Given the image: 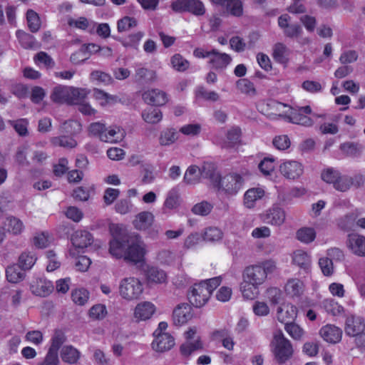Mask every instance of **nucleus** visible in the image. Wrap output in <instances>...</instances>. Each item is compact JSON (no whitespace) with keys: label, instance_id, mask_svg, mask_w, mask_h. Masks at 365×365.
<instances>
[{"label":"nucleus","instance_id":"nucleus-46","mask_svg":"<svg viewBox=\"0 0 365 365\" xmlns=\"http://www.w3.org/2000/svg\"><path fill=\"white\" fill-rule=\"evenodd\" d=\"M356 225V216L354 214L346 215L338 222V227L344 232H349L354 230Z\"/></svg>","mask_w":365,"mask_h":365},{"label":"nucleus","instance_id":"nucleus-7","mask_svg":"<svg viewBox=\"0 0 365 365\" xmlns=\"http://www.w3.org/2000/svg\"><path fill=\"white\" fill-rule=\"evenodd\" d=\"M131 237L132 235L126 232L113 234L109 242V253L117 259L123 258Z\"/></svg>","mask_w":365,"mask_h":365},{"label":"nucleus","instance_id":"nucleus-43","mask_svg":"<svg viewBox=\"0 0 365 365\" xmlns=\"http://www.w3.org/2000/svg\"><path fill=\"white\" fill-rule=\"evenodd\" d=\"M61 358L65 362L74 364L79 358V351L72 346H63L61 349Z\"/></svg>","mask_w":365,"mask_h":365},{"label":"nucleus","instance_id":"nucleus-24","mask_svg":"<svg viewBox=\"0 0 365 365\" xmlns=\"http://www.w3.org/2000/svg\"><path fill=\"white\" fill-rule=\"evenodd\" d=\"M153 220L154 216L151 212H142L136 215L133 225L138 230H145L152 225Z\"/></svg>","mask_w":365,"mask_h":365},{"label":"nucleus","instance_id":"nucleus-16","mask_svg":"<svg viewBox=\"0 0 365 365\" xmlns=\"http://www.w3.org/2000/svg\"><path fill=\"white\" fill-rule=\"evenodd\" d=\"M286 218L284 210L279 206H273L267 210L263 215V220L267 223L275 226L282 225Z\"/></svg>","mask_w":365,"mask_h":365},{"label":"nucleus","instance_id":"nucleus-12","mask_svg":"<svg viewBox=\"0 0 365 365\" xmlns=\"http://www.w3.org/2000/svg\"><path fill=\"white\" fill-rule=\"evenodd\" d=\"M346 245L351 252L357 255L365 256V237L357 233L349 234Z\"/></svg>","mask_w":365,"mask_h":365},{"label":"nucleus","instance_id":"nucleus-36","mask_svg":"<svg viewBox=\"0 0 365 365\" xmlns=\"http://www.w3.org/2000/svg\"><path fill=\"white\" fill-rule=\"evenodd\" d=\"M267 106L269 110L267 115L271 119H274L276 116L284 117V109L287 107L286 104L274 100L269 101Z\"/></svg>","mask_w":365,"mask_h":365},{"label":"nucleus","instance_id":"nucleus-31","mask_svg":"<svg viewBox=\"0 0 365 365\" xmlns=\"http://www.w3.org/2000/svg\"><path fill=\"white\" fill-rule=\"evenodd\" d=\"M16 36L21 46L26 49H33L38 47L35 37L24 31H17Z\"/></svg>","mask_w":365,"mask_h":365},{"label":"nucleus","instance_id":"nucleus-4","mask_svg":"<svg viewBox=\"0 0 365 365\" xmlns=\"http://www.w3.org/2000/svg\"><path fill=\"white\" fill-rule=\"evenodd\" d=\"M245 183L244 178L236 173H229L220 177L216 185L219 190L228 197L234 196L242 188Z\"/></svg>","mask_w":365,"mask_h":365},{"label":"nucleus","instance_id":"nucleus-44","mask_svg":"<svg viewBox=\"0 0 365 365\" xmlns=\"http://www.w3.org/2000/svg\"><path fill=\"white\" fill-rule=\"evenodd\" d=\"M340 150L348 156H359L363 150V146L359 143L347 142L341 144Z\"/></svg>","mask_w":365,"mask_h":365},{"label":"nucleus","instance_id":"nucleus-54","mask_svg":"<svg viewBox=\"0 0 365 365\" xmlns=\"http://www.w3.org/2000/svg\"><path fill=\"white\" fill-rule=\"evenodd\" d=\"M73 302L78 305L85 304L89 298V293L85 289H76L71 294Z\"/></svg>","mask_w":365,"mask_h":365},{"label":"nucleus","instance_id":"nucleus-11","mask_svg":"<svg viewBox=\"0 0 365 365\" xmlns=\"http://www.w3.org/2000/svg\"><path fill=\"white\" fill-rule=\"evenodd\" d=\"M302 165L296 160H287L279 166L281 174L289 180H295L303 173Z\"/></svg>","mask_w":365,"mask_h":365},{"label":"nucleus","instance_id":"nucleus-22","mask_svg":"<svg viewBox=\"0 0 365 365\" xmlns=\"http://www.w3.org/2000/svg\"><path fill=\"white\" fill-rule=\"evenodd\" d=\"M232 58L225 53H220L216 49H212V54L210 59V63L215 70H224L231 63Z\"/></svg>","mask_w":365,"mask_h":365},{"label":"nucleus","instance_id":"nucleus-23","mask_svg":"<svg viewBox=\"0 0 365 365\" xmlns=\"http://www.w3.org/2000/svg\"><path fill=\"white\" fill-rule=\"evenodd\" d=\"M133 78L137 83H150L156 80V73L145 67H138L135 69Z\"/></svg>","mask_w":365,"mask_h":365},{"label":"nucleus","instance_id":"nucleus-39","mask_svg":"<svg viewBox=\"0 0 365 365\" xmlns=\"http://www.w3.org/2000/svg\"><path fill=\"white\" fill-rule=\"evenodd\" d=\"M296 238L303 243L309 244L315 240L316 232L312 227H302L297 231Z\"/></svg>","mask_w":365,"mask_h":365},{"label":"nucleus","instance_id":"nucleus-26","mask_svg":"<svg viewBox=\"0 0 365 365\" xmlns=\"http://www.w3.org/2000/svg\"><path fill=\"white\" fill-rule=\"evenodd\" d=\"M202 342L197 336L194 341H185L180 346V352L182 356L188 358L193 352L202 349Z\"/></svg>","mask_w":365,"mask_h":365},{"label":"nucleus","instance_id":"nucleus-21","mask_svg":"<svg viewBox=\"0 0 365 365\" xmlns=\"http://www.w3.org/2000/svg\"><path fill=\"white\" fill-rule=\"evenodd\" d=\"M92 235L86 230H77L71 237V242L76 248L84 249L93 243Z\"/></svg>","mask_w":365,"mask_h":365},{"label":"nucleus","instance_id":"nucleus-41","mask_svg":"<svg viewBox=\"0 0 365 365\" xmlns=\"http://www.w3.org/2000/svg\"><path fill=\"white\" fill-rule=\"evenodd\" d=\"M60 131L69 135H76L81 130V124L75 120H65L60 125Z\"/></svg>","mask_w":365,"mask_h":365},{"label":"nucleus","instance_id":"nucleus-48","mask_svg":"<svg viewBox=\"0 0 365 365\" xmlns=\"http://www.w3.org/2000/svg\"><path fill=\"white\" fill-rule=\"evenodd\" d=\"M6 222L9 232L16 235L22 232L24 226L21 220L14 216H9L6 217Z\"/></svg>","mask_w":365,"mask_h":365},{"label":"nucleus","instance_id":"nucleus-9","mask_svg":"<svg viewBox=\"0 0 365 365\" xmlns=\"http://www.w3.org/2000/svg\"><path fill=\"white\" fill-rule=\"evenodd\" d=\"M210 291L205 283L195 284L188 294L190 304L195 307L204 306L210 297Z\"/></svg>","mask_w":365,"mask_h":365},{"label":"nucleus","instance_id":"nucleus-60","mask_svg":"<svg viewBox=\"0 0 365 365\" xmlns=\"http://www.w3.org/2000/svg\"><path fill=\"white\" fill-rule=\"evenodd\" d=\"M289 118L292 123L304 126H311L313 125V120L310 118L299 112L292 113Z\"/></svg>","mask_w":365,"mask_h":365},{"label":"nucleus","instance_id":"nucleus-13","mask_svg":"<svg viewBox=\"0 0 365 365\" xmlns=\"http://www.w3.org/2000/svg\"><path fill=\"white\" fill-rule=\"evenodd\" d=\"M192 317V307L187 303L178 304L173 311V320L175 325H182Z\"/></svg>","mask_w":365,"mask_h":365},{"label":"nucleus","instance_id":"nucleus-33","mask_svg":"<svg viewBox=\"0 0 365 365\" xmlns=\"http://www.w3.org/2000/svg\"><path fill=\"white\" fill-rule=\"evenodd\" d=\"M284 289L287 294L292 297H298L302 294L304 291V284L303 282L298 279H291L287 281Z\"/></svg>","mask_w":365,"mask_h":365},{"label":"nucleus","instance_id":"nucleus-18","mask_svg":"<svg viewBox=\"0 0 365 365\" xmlns=\"http://www.w3.org/2000/svg\"><path fill=\"white\" fill-rule=\"evenodd\" d=\"M365 325L361 317L357 316H349L346 318L345 332L347 335L354 336L359 335L364 330Z\"/></svg>","mask_w":365,"mask_h":365},{"label":"nucleus","instance_id":"nucleus-10","mask_svg":"<svg viewBox=\"0 0 365 365\" xmlns=\"http://www.w3.org/2000/svg\"><path fill=\"white\" fill-rule=\"evenodd\" d=\"M30 290L35 296L46 297L53 292V285L43 277H37L30 282Z\"/></svg>","mask_w":365,"mask_h":365},{"label":"nucleus","instance_id":"nucleus-61","mask_svg":"<svg viewBox=\"0 0 365 365\" xmlns=\"http://www.w3.org/2000/svg\"><path fill=\"white\" fill-rule=\"evenodd\" d=\"M274 159L273 158H264L258 165L261 173L264 175H269L274 169Z\"/></svg>","mask_w":365,"mask_h":365},{"label":"nucleus","instance_id":"nucleus-45","mask_svg":"<svg viewBox=\"0 0 365 365\" xmlns=\"http://www.w3.org/2000/svg\"><path fill=\"white\" fill-rule=\"evenodd\" d=\"M26 20L29 29L32 33H36L40 29L41 20L36 11L29 9L26 12Z\"/></svg>","mask_w":365,"mask_h":365},{"label":"nucleus","instance_id":"nucleus-8","mask_svg":"<svg viewBox=\"0 0 365 365\" xmlns=\"http://www.w3.org/2000/svg\"><path fill=\"white\" fill-rule=\"evenodd\" d=\"M171 8L175 12H190L196 16L205 13V6L200 0H176L172 2Z\"/></svg>","mask_w":365,"mask_h":365},{"label":"nucleus","instance_id":"nucleus-17","mask_svg":"<svg viewBox=\"0 0 365 365\" xmlns=\"http://www.w3.org/2000/svg\"><path fill=\"white\" fill-rule=\"evenodd\" d=\"M319 334L327 342L336 344L341 341L342 331L334 325L327 324L321 328Z\"/></svg>","mask_w":365,"mask_h":365},{"label":"nucleus","instance_id":"nucleus-50","mask_svg":"<svg viewBox=\"0 0 365 365\" xmlns=\"http://www.w3.org/2000/svg\"><path fill=\"white\" fill-rule=\"evenodd\" d=\"M51 143L54 146H60L66 148H73L77 145V142L72 138L68 136L53 137Z\"/></svg>","mask_w":365,"mask_h":365},{"label":"nucleus","instance_id":"nucleus-55","mask_svg":"<svg viewBox=\"0 0 365 365\" xmlns=\"http://www.w3.org/2000/svg\"><path fill=\"white\" fill-rule=\"evenodd\" d=\"M107 314L106 307L103 304H98L93 305L89 310V316L93 319L101 320Z\"/></svg>","mask_w":365,"mask_h":365},{"label":"nucleus","instance_id":"nucleus-59","mask_svg":"<svg viewBox=\"0 0 365 365\" xmlns=\"http://www.w3.org/2000/svg\"><path fill=\"white\" fill-rule=\"evenodd\" d=\"M212 205L206 202L202 201L200 203L195 205L192 208V212L195 215H198L201 216L207 215L212 210Z\"/></svg>","mask_w":365,"mask_h":365},{"label":"nucleus","instance_id":"nucleus-49","mask_svg":"<svg viewBox=\"0 0 365 365\" xmlns=\"http://www.w3.org/2000/svg\"><path fill=\"white\" fill-rule=\"evenodd\" d=\"M237 89L242 93L253 96L256 94L254 84L247 78L239 79L236 82Z\"/></svg>","mask_w":365,"mask_h":365},{"label":"nucleus","instance_id":"nucleus-30","mask_svg":"<svg viewBox=\"0 0 365 365\" xmlns=\"http://www.w3.org/2000/svg\"><path fill=\"white\" fill-rule=\"evenodd\" d=\"M258 284L248 282L247 279H243L240 288L244 298L252 299L258 294Z\"/></svg>","mask_w":365,"mask_h":365},{"label":"nucleus","instance_id":"nucleus-53","mask_svg":"<svg viewBox=\"0 0 365 365\" xmlns=\"http://www.w3.org/2000/svg\"><path fill=\"white\" fill-rule=\"evenodd\" d=\"M138 25L137 20L133 17L125 16L118 21V31L119 32L126 31Z\"/></svg>","mask_w":365,"mask_h":365},{"label":"nucleus","instance_id":"nucleus-1","mask_svg":"<svg viewBox=\"0 0 365 365\" xmlns=\"http://www.w3.org/2000/svg\"><path fill=\"white\" fill-rule=\"evenodd\" d=\"M276 269L277 264L274 260H265L247 267L243 271L242 279H247L248 282L259 286L266 281L267 275Z\"/></svg>","mask_w":365,"mask_h":365},{"label":"nucleus","instance_id":"nucleus-25","mask_svg":"<svg viewBox=\"0 0 365 365\" xmlns=\"http://www.w3.org/2000/svg\"><path fill=\"white\" fill-rule=\"evenodd\" d=\"M6 279L11 283H18L26 277V273L21 270L18 264H13L6 269Z\"/></svg>","mask_w":365,"mask_h":365},{"label":"nucleus","instance_id":"nucleus-27","mask_svg":"<svg viewBox=\"0 0 365 365\" xmlns=\"http://www.w3.org/2000/svg\"><path fill=\"white\" fill-rule=\"evenodd\" d=\"M264 195V191L259 187L249 189L244 195V205L247 208H252L255 202L261 199Z\"/></svg>","mask_w":365,"mask_h":365},{"label":"nucleus","instance_id":"nucleus-62","mask_svg":"<svg viewBox=\"0 0 365 365\" xmlns=\"http://www.w3.org/2000/svg\"><path fill=\"white\" fill-rule=\"evenodd\" d=\"M319 265L324 275L331 276L334 273V265L331 259L327 257H322L319 260Z\"/></svg>","mask_w":365,"mask_h":365},{"label":"nucleus","instance_id":"nucleus-28","mask_svg":"<svg viewBox=\"0 0 365 365\" xmlns=\"http://www.w3.org/2000/svg\"><path fill=\"white\" fill-rule=\"evenodd\" d=\"M178 131L173 128H167L162 130L159 137V143L163 146L173 144L178 139Z\"/></svg>","mask_w":365,"mask_h":365},{"label":"nucleus","instance_id":"nucleus-15","mask_svg":"<svg viewBox=\"0 0 365 365\" xmlns=\"http://www.w3.org/2000/svg\"><path fill=\"white\" fill-rule=\"evenodd\" d=\"M142 98L146 103L155 106H163L168 101L167 94L157 88L145 91Z\"/></svg>","mask_w":365,"mask_h":365},{"label":"nucleus","instance_id":"nucleus-35","mask_svg":"<svg viewBox=\"0 0 365 365\" xmlns=\"http://www.w3.org/2000/svg\"><path fill=\"white\" fill-rule=\"evenodd\" d=\"M36 257L31 252H24L19 257L18 264L21 270L27 271L31 269L36 262Z\"/></svg>","mask_w":365,"mask_h":365},{"label":"nucleus","instance_id":"nucleus-58","mask_svg":"<svg viewBox=\"0 0 365 365\" xmlns=\"http://www.w3.org/2000/svg\"><path fill=\"white\" fill-rule=\"evenodd\" d=\"M351 187V182L350 176L342 175L341 173L339 178L337 179L336 183H334V187L340 192H346Z\"/></svg>","mask_w":365,"mask_h":365},{"label":"nucleus","instance_id":"nucleus-2","mask_svg":"<svg viewBox=\"0 0 365 365\" xmlns=\"http://www.w3.org/2000/svg\"><path fill=\"white\" fill-rule=\"evenodd\" d=\"M271 346L274 359L278 364H284L293 355L292 345L281 331L274 333L271 341Z\"/></svg>","mask_w":365,"mask_h":365},{"label":"nucleus","instance_id":"nucleus-57","mask_svg":"<svg viewBox=\"0 0 365 365\" xmlns=\"http://www.w3.org/2000/svg\"><path fill=\"white\" fill-rule=\"evenodd\" d=\"M340 172L332 168H329L326 170H324L322 173V179L329 184H332L333 186L334 185V183H336L337 179L339 178Z\"/></svg>","mask_w":365,"mask_h":365},{"label":"nucleus","instance_id":"nucleus-32","mask_svg":"<svg viewBox=\"0 0 365 365\" xmlns=\"http://www.w3.org/2000/svg\"><path fill=\"white\" fill-rule=\"evenodd\" d=\"M201 178H208L213 183L216 184L218 181L220 175L216 173V167L212 163H204L203 165L199 168Z\"/></svg>","mask_w":365,"mask_h":365},{"label":"nucleus","instance_id":"nucleus-51","mask_svg":"<svg viewBox=\"0 0 365 365\" xmlns=\"http://www.w3.org/2000/svg\"><path fill=\"white\" fill-rule=\"evenodd\" d=\"M66 336L61 330H56L51 339V345L48 349L49 351L58 354L59 348L65 342Z\"/></svg>","mask_w":365,"mask_h":365},{"label":"nucleus","instance_id":"nucleus-52","mask_svg":"<svg viewBox=\"0 0 365 365\" xmlns=\"http://www.w3.org/2000/svg\"><path fill=\"white\" fill-rule=\"evenodd\" d=\"M202 237L207 242H216L222 238V232L217 227H210L205 230Z\"/></svg>","mask_w":365,"mask_h":365},{"label":"nucleus","instance_id":"nucleus-34","mask_svg":"<svg viewBox=\"0 0 365 365\" xmlns=\"http://www.w3.org/2000/svg\"><path fill=\"white\" fill-rule=\"evenodd\" d=\"M146 278L149 283L160 284L166 281L165 272L157 267H150L146 271Z\"/></svg>","mask_w":365,"mask_h":365},{"label":"nucleus","instance_id":"nucleus-64","mask_svg":"<svg viewBox=\"0 0 365 365\" xmlns=\"http://www.w3.org/2000/svg\"><path fill=\"white\" fill-rule=\"evenodd\" d=\"M285 330L294 339H301L304 334L303 329L293 322L285 325Z\"/></svg>","mask_w":365,"mask_h":365},{"label":"nucleus","instance_id":"nucleus-38","mask_svg":"<svg viewBox=\"0 0 365 365\" xmlns=\"http://www.w3.org/2000/svg\"><path fill=\"white\" fill-rule=\"evenodd\" d=\"M201 178L199 167L197 165H191L187 169L183 181L187 185H195L200 182Z\"/></svg>","mask_w":365,"mask_h":365},{"label":"nucleus","instance_id":"nucleus-20","mask_svg":"<svg viewBox=\"0 0 365 365\" xmlns=\"http://www.w3.org/2000/svg\"><path fill=\"white\" fill-rule=\"evenodd\" d=\"M155 312V307L150 302H143L136 305L134 310V317L138 321L149 319Z\"/></svg>","mask_w":365,"mask_h":365},{"label":"nucleus","instance_id":"nucleus-42","mask_svg":"<svg viewBox=\"0 0 365 365\" xmlns=\"http://www.w3.org/2000/svg\"><path fill=\"white\" fill-rule=\"evenodd\" d=\"M123 136V133L119 128L106 127L103 135L101 136V140L106 143H116Z\"/></svg>","mask_w":365,"mask_h":365},{"label":"nucleus","instance_id":"nucleus-14","mask_svg":"<svg viewBox=\"0 0 365 365\" xmlns=\"http://www.w3.org/2000/svg\"><path fill=\"white\" fill-rule=\"evenodd\" d=\"M297 315V307L289 303H284L277 309V319L285 325L294 322Z\"/></svg>","mask_w":365,"mask_h":365},{"label":"nucleus","instance_id":"nucleus-19","mask_svg":"<svg viewBox=\"0 0 365 365\" xmlns=\"http://www.w3.org/2000/svg\"><path fill=\"white\" fill-rule=\"evenodd\" d=\"M175 344L174 338L168 333L159 334L152 343L153 349L158 352L170 350Z\"/></svg>","mask_w":365,"mask_h":365},{"label":"nucleus","instance_id":"nucleus-56","mask_svg":"<svg viewBox=\"0 0 365 365\" xmlns=\"http://www.w3.org/2000/svg\"><path fill=\"white\" fill-rule=\"evenodd\" d=\"M225 8L232 16H240L242 15L243 8L240 0H229Z\"/></svg>","mask_w":365,"mask_h":365},{"label":"nucleus","instance_id":"nucleus-3","mask_svg":"<svg viewBox=\"0 0 365 365\" xmlns=\"http://www.w3.org/2000/svg\"><path fill=\"white\" fill-rule=\"evenodd\" d=\"M81 91L71 86L58 85L53 88L51 99L57 103L78 104L82 99Z\"/></svg>","mask_w":365,"mask_h":365},{"label":"nucleus","instance_id":"nucleus-5","mask_svg":"<svg viewBox=\"0 0 365 365\" xmlns=\"http://www.w3.org/2000/svg\"><path fill=\"white\" fill-rule=\"evenodd\" d=\"M143 292L141 282L135 277H130L123 279L119 284L120 295L125 300L138 299Z\"/></svg>","mask_w":365,"mask_h":365},{"label":"nucleus","instance_id":"nucleus-37","mask_svg":"<svg viewBox=\"0 0 365 365\" xmlns=\"http://www.w3.org/2000/svg\"><path fill=\"white\" fill-rule=\"evenodd\" d=\"M143 119L148 123L155 124L159 123L163 118L162 112L157 108H149L142 112Z\"/></svg>","mask_w":365,"mask_h":365},{"label":"nucleus","instance_id":"nucleus-29","mask_svg":"<svg viewBox=\"0 0 365 365\" xmlns=\"http://www.w3.org/2000/svg\"><path fill=\"white\" fill-rule=\"evenodd\" d=\"M293 262L305 271L309 270L311 265V258L309 255L302 250H298L294 252Z\"/></svg>","mask_w":365,"mask_h":365},{"label":"nucleus","instance_id":"nucleus-63","mask_svg":"<svg viewBox=\"0 0 365 365\" xmlns=\"http://www.w3.org/2000/svg\"><path fill=\"white\" fill-rule=\"evenodd\" d=\"M359 57L358 53L354 50H346L341 53L339 61L343 65L354 63Z\"/></svg>","mask_w":365,"mask_h":365},{"label":"nucleus","instance_id":"nucleus-40","mask_svg":"<svg viewBox=\"0 0 365 365\" xmlns=\"http://www.w3.org/2000/svg\"><path fill=\"white\" fill-rule=\"evenodd\" d=\"M289 49L282 43H277L274 46L273 58L280 63H285L288 61Z\"/></svg>","mask_w":365,"mask_h":365},{"label":"nucleus","instance_id":"nucleus-47","mask_svg":"<svg viewBox=\"0 0 365 365\" xmlns=\"http://www.w3.org/2000/svg\"><path fill=\"white\" fill-rule=\"evenodd\" d=\"M170 63L173 68L179 72H184L190 67L189 61L179 53L171 57Z\"/></svg>","mask_w":365,"mask_h":365},{"label":"nucleus","instance_id":"nucleus-6","mask_svg":"<svg viewBox=\"0 0 365 365\" xmlns=\"http://www.w3.org/2000/svg\"><path fill=\"white\" fill-rule=\"evenodd\" d=\"M128 245L123 259L134 264L142 262L145 254L144 243L137 236H132Z\"/></svg>","mask_w":365,"mask_h":365}]
</instances>
